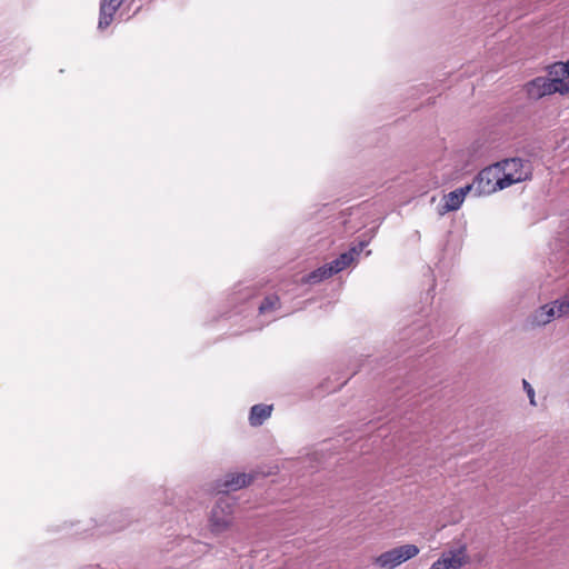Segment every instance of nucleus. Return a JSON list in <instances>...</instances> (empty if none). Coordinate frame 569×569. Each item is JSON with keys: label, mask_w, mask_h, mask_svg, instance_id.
Here are the masks:
<instances>
[{"label": "nucleus", "mask_w": 569, "mask_h": 569, "mask_svg": "<svg viewBox=\"0 0 569 569\" xmlns=\"http://www.w3.org/2000/svg\"><path fill=\"white\" fill-rule=\"evenodd\" d=\"M495 166L500 167V178L505 189L513 183L525 181L531 177L530 162L520 158L506 159L502 162L496 163Z\"/></svg>", "instance_id": "f257e3e1"}, {"label": "nucleus", "mask_w": 569, "mask_h": 569, "mask_svg": "<svg viewBox=\"0 0 569 569\" xmlns=\"http://www.w3.org/2000/svg\"><path fill=\"white\" fill-rule=\"evenodd\" d=\"M419 548L412 543L401 545L382 552L375 558L373 563L381 569H395L419 553Z\"/></svg>", "instance_id": "f03ea898"}, {"label": "nucleus", "mask_w": 569, "mask_h": 569, "mask_svg": "<svg viewBox=\"0 0 569 569\" xmlns=\"http://www.w3.org/2000/svg\"><path fill=\"white\" fill-rule=\"evenodd\" d=\"M234 502L228 498H220L213 506L209 519L210 530L214 535L227 531L232 525Z\"/></svg>", "instance_id": "7ed1b4c3"}, {"label": "nucleus", "mask_w": 569, "mask_h": 569, "mask_svg": "<svg viewBox=\"0 0 569 569\" xmlns=\"http://www.w3.org/2000/svg\"><path fill=\"white\" fill-rule=\"evenodd\" d=\"M500 167L491 166L482 169L475 177V187L477 188V197L490 194L497 190H502V181L500 178Z\"/></svg>", "instance_id": "20e7f679"}, {"label": "nucleus", "mask_w": 569, "mask_h": 569, "mask_svg": "<svg viewBox=\"0 0 569 569\" xmlns=\"http://www.w3.org/2000/svg\"><path fill=\"white\" fill-rule=\"evenodd\" d=\"M529 98L539 100L546 96L559 92L563 94L562 80H550L549 77H537L526 84Z\"/></svg>", "instance_id": "39448f33"}, {"label": "nucleus", "mask_w": 569, "mask_h": 569, "mask_svg": "<svg viewBox=\"0 0 569 569\" xmlns=\"http://www.w3.org/2000/svg\"><path fill=\"white\" fill-rule=\"evenodd\" d=\"M253 480L251 475L247 473H229L224 477L222 481L217 483L216 489L218 492L227 493L229 491H234L241 489L243 487L249 486Z\"/></svg>", "instance_id": "423d86ee"}, {"label": "nucleus", "mask_w": 569, "mask_h": 569, "mask_svg": "<svg viewBox=\"0 0 569 569\" xmlns=\"http://www.w3.org/2000/svg\"><path fill=\"white\" fill-rule=\"evenodd\" d=\"M467 562L468 557L465 546L443 552L436 561V563H440V569H460Z\"/></svg>", "instance_id": "0eeeda50"}, {"label": "nucleus", "mask_w": 569, "mask_h": 569, "mask_svg": "<svg viewBox=\"0 0 569 569\" xmlns=\"http://www.w3.org/2000/svg\"><path fill=\"white\" fill-rule=\"evenodd\" d=\"M366 246L367 242L361 241L357 246L351 247L348 251L341 253L337 259L332 260L330 264L333 269V272L338 273L349 267Z\"/></svg>", "instance_id": "6e6552de"}, {"label": "nucleus", "mask_w": 569, "mask_h": 569, "mask_svg": "<svg viewBox=\"0 0 569 569\" xmlns=\"http://www.w3.org/2000/svg\"><path fill=\"white\" fill-rule=\"evenodd\" d=\"M122 3L123 0H101L98 22V28L100 30H103L111 24L114 13Z\"/></svg>", "instance_id": "1a4fd4ad"}, {"label": "nucleus", "mask_w": 569, "mask_h": 569, "mask_svg": "<svg viewBox=\"0 0 569 569\" xmlns=\"http://www.w3.org/2000/svg\"><path fill=\"white\" fill-rule=\"evenodd\" d=\"M558 303L555 301L552 305H545L540 307L532 317V323L543 326L549 323L556 316H558Z\"/></svg>", "instance_id": "9d476101"}, {"label": "nucleus", "mask_w": 569, "mask_h": 569, "mask_svg": "<svg viewBox=\"0 0 569 569\" xmlns=\"http://www.w3.org/2000/svg\"><path fill=\"white\" fill-rule=\"evenodd\" d=\"M272 412V406L268 405H254L251 407L249 415V422L253 427L261 426Z\"/></svg>", "instance_id": "9b49d317"}, {"label": "nucleus", "mask_w": 569, "mask_h": 569, "mask_svg": "<svg viewBox=\"0 0 569 569\" xmlns=\"http://www.w3.org/2000/svg\"><path fill=\"white\" fill-rule=\"evenodd\" d=\"M445 204L442 207V210L440 211L441 214L449 212V211H456L458 210L462 202H463V193L461 190H453L446 194L443 197Z\"/></svg>", "instance_id": "f8f14e48"}, {"label": "nucleus", "mask_w": 569, "mask_h": 569, "mask_svg": "<svg viewBox=\"0 0 569 569\" xmlns=\"http://www.w3.org/2000/svg\"><path fill=\"white\" fill-rule=\"evenodd\" d=\"M333 274H336V272H333L331 264L327 263V264L318 268L317 270L310 272L307 276L306 281L308 283H318V282L322 281L323 279L330 278Z\"/></svg>", "instance_id": "ddd939ff"}, {"label": "nucleus", "mask_w": 569, "mask_h": 569, "mask_svg": "<svg viewBox=\"0 0 569 569\" xmlns=\"http://www.w3.org/2000/svg\"><path fill=\"white\" fill-rule=\"evenodd\" d=\"M548 73L550 80H562L565 77H569V67L567 62H556L548 67Z\"/></svg>", "instance_id": "4468645a"}, {"label": "nucleus", "mask_w": 569, "mask_h": 569, "mask_svg": "<svg viewBox=\"0 0 569 569\" xmlns=\"http://www.w3.org/2000/svg\"><path fill=\"white\" fill-rule=\"evenodd\" d=\"M278 307H279V297L276 295H270V296H267L262 300V302L259 307V311H260V313H266V312L276 310Z\"/></svg>", "instance_id": "2eb2a0df"}, {"label": "nucleus", "mask_w": 569, "mask_h": 569, "mask_svg": "<svg viewBox=\"0 0 569 569\" xmlns=\"http://www.w3.org/2000/svg\"><path fill=\"white\" fill-rule=\"evenodd\" d=\"M558 301V317L569 316V296Z\"/></svg>", "instance_id": "dca6fc26"}, {"label": "nucleus", "mask_w": 569, "mask_h": 569, "mask_svg": "<svg viewBox=\"0 0 569 569\" xmlns=\"http://www.w3.org/2000/svg\"><path fill=\"white\" fill-rule=\"evenodd\" d=\"M122 519V513H113L110 518V523L112 525V531H118L124 528V523H119Z\"/></svg>", "instance_id": "f3484780"}, {"label": "nucleus", "mask_w": 569, "mask_h": 569, "mask_svg": "<svg viewBox=\"0 0 569 569\" xmlns=\"http://www.w3.org/2000/svg\"><path fill=\"white\" fill-rule=\"evenodd\" d=\"M522 385H523V389L530 400V403L532 406H536V401H535V390L533 388L531 387V385L527 381V380H522Z\"/></svg>", "instance_id": "a211bd4d"}, {"label": "nucleus", "mask_w": 569, "mask_h": 569, "mask_svg": "<svg viewBox=\"0 0 569 569\" xmlns=\"http://www.w3.org/2000/svg\"><path fill=\"white\" fill-rule=\"evenodd\" d=\"M457 190H461L462 193H463V198L469 193V192H473L475 196H477V188L475 187V180L465 186V187H461V188H458Z\"/></svg>", "instance_id": "6ab92c4d"}, {"label": "nucleus", "mask_w": 569, "mask_h": 569, "mask_svg": "<svg viewBox=\"0 0 569 569\" xmlns=\"http://www.w3.org/2000/svg\"><path fill=\"white\" fill-rule=\"evenodd\" d=\"M562 90H563V94L569 93V81L565 82L562 80Z\"/></svg>", "instance_id": "aec40b11"}, {"label": "nucleus", "mask_w": 569, "mask_h": 569, "mask_svg": "<svg viewBox=\"0 0 569 569\" xmlns=\"http://www.w3.org/2000/svg\"><path fill=\"white\" fill-rule=\"evenodd\" d=\"M429 569H440V563L433 562Z\"/></svg>", "instance_id": "412c9836"}, {"label": "nucleus", "mask_w": 569, "mask_h": 569, "mask_svg": "<svg viewBox=\"0 0 569 569\" xmlns=\"http://www.w3.org/2000/svg\"><path fill=\"white\" fill-rule=\"evenodd\" d=\"M567 63H568V67H569V60L567 61Z\"/></svg>", "instance_id": "4be33fe9"}]
</instances>
